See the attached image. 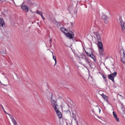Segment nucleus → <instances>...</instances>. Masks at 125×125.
<instances>
[{
  "instance_id": "f257e3e1",
  "label": "nucleus",
  "mask_w": 125,
  "mask_h": 125,
  "mask_svg": "<svg viewBox=\"0 0 125 125\" xmlns=\"http://www.w3.org/2000/svg\"><path fill=\"white\" fill-rule=\"evenodd\" d=\"M53 95L51 94V104L53 106V107L54 108V110H56V109H58V104H57V102L55 101V100H53Z\"/></svg>"
},
{
  "instance_id": "f03ea898",
  "label": "nucleus",
  "mask_w": 125,
  "mask_h": 125,
  "mask_svg": "<svg viewBox=\"0 0 125 125\" xmlns=\"http://www.w3.org/2000/svg\"><path fill=\"white\" fill-rule=\"evenodd\" d=\"M119 23L120 24V26L121 27V29L124 33L125 32V22H124V21H123V19L122 18H119Z\"/></svg>"
},
{
  "instance_id": "7ed1b4c3",
  "label": "nucleus",
  "mask_w": 125,
  "mask_h": 125,
  "mask_svg": "<svg viewBox=\"0 0 125 125\" xmlns=\"http://www.w3.org/2000/svg\"><path fill=\"white\" fill-rule=\"evenodd\" d=\"M117 72H114L113 73H112L111 74H109L108 75V78L109 80H111L112 82L114 83L115 82V77L117 76Z\"/></svg>"
},
{
  "instance_id": "20e7f679",
  "label": "nucleus",
  "mask_w": 125,
  "mask_h": 125,
  "mask_svg": "<svg viewBox=\"0 0 125 125\" xmlns=\"http://www.w3.org/2000/svg\"><path fill=\"white\" fill-rule=\"evenodd\" d=\"M83 59L85 60L86 62L88 63L90 67H91V61L85 55H83Z\"/></svg>"
},
{
  "instance_id": "39448f33",
  "label": "nucleus",
  "mask_w": 125,
  "mask_h": 125,
  "mask_svg": "<svg viewBox=\"0 0 125 125\" xmlns=\"http://www.w3.org/2000/svg\"><path fill=\"white\" fill-rule=\"evenodd\" d=\"M0 83L2 84L3 85H5V86H7V84H8V79L7 78H5L2 79V83L0 81Z\"/></svg>"
},
{
  "instance_id": "423d86ee",
  "label": "nucleus",
  "mask_w": 125,
  "mask_h": 125,
  "mask_svg": "<svg viewBox=\"0 0 125 125\" xmlns=\"http://www.w3.org/2000/svg\"><path fill=\"white\" fill-rule=\"evenodd\" d=\"M56 113H57V116L59 117L60 119H62V113L59 111L58 108L55 109Z\"/></svg>"
},
{
  "instance_id": "0eeeda50",
  "label": "nucleus",
  "mask_w": 125,
  "mask_h": 125,
  "mask_svg": "<svg viewBox=\"0 0 125 125\" xmlns=\"http://www.w3.org/2000/svg\"><path fill=\"white\" fill-rule=\"evenodd\" d=\"M65 36H66V37H68V38H69V39H72L74 38V34L72 31H71V33H65Z\"/></svg>"
},
{
  "instance_id": "6e6552de",
  "label": "nucleus",
  "mask_w": 125,
  "mask_h": 125,
  "mask_svg": "<svg viewBox=\"0 0 125 125\" xmlns=\"http://www.w3.org/2000/svg\"><path fill=\"white\" fill-rule=\"evenodd\" d=\"M113 115L114 116V119H115V121H116V122L119 123V122H120V119H119V118H118V115H117V113H116V112L115 111L113 112Z\"/></svg>"
},
{
  "instance_id": "1a4fd4ad",
  "label": "nucleus",
  "mask_w": 125,
  "mask_h": 125,
  "mask_svg": "<svg viewBox=\"0 0 125 125\" xmlns=\"http://www.w3.org/2000/svg\"><path fill=\"white\" fill-rule=\"evenodd\" d=\"M98 47L99 49H103V44L101 41L98 42Z\"/></svg>"
},
{
  "instance_id": "9d476101",
  "label": "nucleus",
  "mask_w": 125,
  "mask_h": 125,
  "mask_svg": "<svg viewBox=\"0 0 125 125\" xmlns=\"http://www.w3.org/2000/svg\"><path fill=\"white\" fill-rule=\"evenodd\" d=\"M21 9L24 10L26 12H29V9L26 5H22L21 6Z\"/></svg>"
},
{
  "instance_id": "9b49d317",
  "label": "nucleus",
  "mask_w": 125,
  "mask_h": 125,
  "mask_svg": "<svg viewBox=\"0 0 125 125\" xmlns=\"http://www.w3.org/2000/svg\"><path fill=\"white\" fill-rule=\"evenodd\" d=\"M4 25V20H3V19L2 18H0V26L1 27H3V25Z\"/></svg>"
},
{
  "instance_id": "f8f14e48",
  "label": "nucleus",
  "mask_w": 125,
  "mask_h": 125,
  "mask_svg": "<svg viewBox=\"0 0 125 125\" xmlns=\"http://www.w3.org/2000/svg\"><path fill=\"white\" fill-rule=\"evenodd\" d=\"M96 37L98 40V42H101V37H100V34L97 33L96 34Z\"/></svg>"
},
{
  "instance_id": "ddd939ff",
  "label": "nucleus",
  "mask_w": 125,
  "mask_h": 125,
  "mask_svg": "<svg viewBox=\"0 0 125 125\" xmlns=\"http://www.w3.org/2000/svg\"><path fill=\"white\" fill-rule=\"evenodd\" d=\"M101 96H102L103 98H104V99L105 100V101L108 102V99H109V98L108 97L104 95V94L103 93L101 95Z\"/></svg>"
},
{
  "instance_id": "4468645a",
  "label": "nucleus",
  "mask_w": 125,
  "mask_h": 125,
  "mask_svg": "<svg viewBox=\"0 0 125 125\" xmlns=\"http://www.w3.org/2000/svg\"><path fill=\"white\" fill-rule=\"evenodd\" d=\"M123 54H124V56L122 58L121 61H122V62H123V63H124V64H125V51L123 52Z\"/></svg>"
},
{
  "instance_id": "2eb2a0df",
  "label": "nucleus",
  "mask_w": 125,
  "mask_h": 125,
  "mask_svg": "<svg viewBox=\"0 0 125 125\" xmlns=\"http://www.w3.org/2000/svg\"><path fill=\"white\" fill-rule=\"evenodd\" d=\"M99 53L101 55H104V48L103 49H99Z\"/></svg>"
},
{
  "instance_id": "dca6fc26",
  "label": "nucleus",
  "mask_w": 125,
  "mask_h": 125,
  "mask_svg": "<svg viewBox=\"0 0 125 125\" xmlns=\"http://www.w3.org/2000/svg\"><path fill=\"white\" fill-rule=\"evenodd\" d=\"M61 31L62 32V33H63L65 35L66 33L65 32V31H67V29H66V28H65L64 27H61Z\"/></svg>"
},
{
  "instance_id": "f3484780",
  "label": "nucleus",
  "mask_w": 125,
  "mask_h": 125,
  "mask_svg": "<svg viewBox=\"0 0 125 125\" xmlns=\"http://www.w3.org/2000/svg\"><path fill=\"white\" fill-rule=\"evenodd\" d=\"M52 53V55H53V59H54V60H55V65H56V64H57V61L56 60V57H55V56L53 55V52H51Z\"/></svg>"
},
{
  "instance_id": "a211bd4d",
  "label": "nucleus",
  "mask_w": 125,
  "mask_h": 125,
  "mask_svg": "<svg viewBox=\"0 0 125 125\" xmlns=\"http://www.w3.org/2000/svg\"><path fill=\"white\" fill-rule=\"evenodd\" d=\"M27 2L29 5H33V2L31 0H27Z\"/></svg>"
},
{
  "instance_id": "6ab92c4d",
  "label": "nucleus",
  "mask_w": 125,
  "mask_h": 125,
  "mask_svg": "<svg viewBox=\"0 0 125 125\" xmlns=\"http://www.w3.org/2000/svg\"><path fill=\"white\" fill-rule=\"evenodd\" d=\"M12 122L14 125H17V122H16V120H15V119H14L12 120Z\"/></svg>"
},
{
  "instance_id": "aec40b11",
  "label": "nucleus",
  "mask_w": 125,
  "mask_h": 125,
  "mask_svg": "<svg viewBox=\"0 0 125 125\" xmlns=\"http://www.w3.org/2000/svg\"><path fill=\"white\" fill-rule=\"evenodd\" d=\"M36 13H37V14H39V15H41V16L42 15V12H40V11L38 10Z\"/></svg>"
},
{
  "instance_id": "412c9836",
  "label": "nucleus",
  "mask_w": 125,
  "mask_h": 125,
  "mask_svg": "<svg viewBox=\"0 0 125 125\" xmlns=\"http://www.w3.org/2000/svg\"><path fill=\"white\" fill-rule=\"evenodd\" d=\"M7 115H8L10 116V118L11 121H12V120L14 119V117H13L12 116V115H11L10 114L7 113Z\"/></svg>"
},
{
  "instance_id": "4be33fe9",
  "label": "nucleus",
  "mask_w": 125,
  "mask_h": 125,
  "mask_svg": "<svg viewBox=\"0 0 125 125\" xmlns=\"http://www.w3.org/2000/svg\"><path fill=\"white\" fill-rule=\"evenodd\" d=\"M7 115H8L10 116V118L11 121H12V120L14 119V117H13L12 116V115H11L10 114L7 113Z\"/></svg>"
},
{
  "instance_id": "5701e85b",
  "label": "nucleus",
  "mask_w": 125,
  "mask_h": 125,
  "mask_svg": "<svg viewBox=\"0 0 125 125\" xmlns=\"http://www.w3.org/2000/svg\"><path fill=\"white\" fill-rule=\"evenodd\" d=\"M104 20V23H105V24H107L108 23V17H106V18H105Z\"/></svg>"
},
{
  "instance_id": "b1692460",
  "label": "nucleus",
  "mask_w": 125,
  "mask_h": 125,
  "mask_svg": "<svg viewBox=\"0 0 125 125\" xmlns=\"http://www.w3.org/2000/svg\"><path fill=\"white\" fill-rule=\"evenodd\" d=\"M85 52L86 54H87V55L88 56H89V57H91V54H90V53H88V52H86V51H85Z\"/></svg>"
},
{
  "instance_id": "393cba45",
  "label": "nucleus",
  "mask_w": 125,
  "mask_h": 125,
  "mask_svg": "<svg viewBox=\"0 0 125 125\" xmlns=\"http://www.w3.org/2000/svg\"><path fill=\"white\" fill-rule=\"evenodd\" d=\"M107 16L106 15H103L102 17V19H103V20H105V18H107Z\"/></svg>"
},
{
  "instance_id": "a878e982",
  "label": "nucleus",
  "mask_w": 125,
  "mask_h": 125,
  "mask_svg": "<svg viewBox=\"0 0 125 125\" xmlns=\"http://www.w3.org/2000/svg\"><path fill=\"white\" fill-rule=\"evenodd\" d=\"M102 77H103V79H104V80H105V81H106L107 78L106 77V76H105L104 74H103Z\"/></svg>"
},
{
  "instance_id": "bb28decb",
  "label": "nucleus",
  "mask_w": 125,
  "mask_h": 125,
  "mask_svg": "<svg viewBox=\"0 0 125 125\" xmlns=\"http://www.w3.org/2000/svg\"><path fill=\"white\" fill-rule=\"evenodd\" d=\"M91 58H92V59H93V60L95 61V56H94L93 55H91V57H90Z\"/></svg>"
},
{
  "instance_id": "cd10ccee",
  "label": "nucleus",
  "mask_w": 125,
  "mask_h": 125,
  "mask_svg": "<svg viewBox=\"0 0 125 125\" xmlns=\"http://www.w3.org/2000/svg\"><path fill=\"white\" fill-rule=\"evenodd\" d=\"M76 116L75 114V113H74V112L72 113V118H74V119H76Z\"/></svg>"
},
{
  "instance_id": "c85d7f7f",
  "label": "nucleus",
  "mask_w": 125,
  "mask_h": 125,
  "mask_svg": "<svg viewBox=\"0 0 125 125\" xmlns=\"http://www.w3.org/2000/svg\"><path fill=\"white\" fill-rule=\"evenodd\" d=\"M1 54H5L6 53L4 51H2L0 52Z\"/></svg>"
},
{
  "instance_id": "c756f323",
  "label": "nucleus",
  "mask_w": 125,
  "mask_h": 125,
  "mask_svg": "<svg viewBox=\"0 0 125 125\" xmlns=\"http://www.w3.org/2000/svg\"><path fill=\"white\" fill-rule=\"evenodd\" d=\"M2 110L5 114H8L7 112H6V111H5V110H4V108L3 107H2Z\"/></svg>"
},
{
  "instance_id": "7c9ffc66",
  "label": "nucleus",
  "mask_w": 125,
  "mask_h": 125,
  "mask_svg": "<svg viewBox=\"0 0 125 125\" xmlns=\"http://www.w3.org/2000/svg\"><path fill=\"white\" fill-rule=\"evenodd\" d=\"M41 17H42V19H43V20H44L45 19V18H44V17L42 15H42H41Z\"/></svg>"
},
{
  "instance_id": "2f4dec72",
  "label": "nucleus",
  "mask_w": 125,
  "mask_h": 125,
  "mask_svg": "<svg viewBox=\"0 0 125 125\" xmlns=\"http://www.w3.org/2000/svg\"><path fill=\"white\" fill-rule=\"evenodd\" d=\"M49 42H52V39L50 38Z\"/></svg>"
},
{
  "instance_id": "473e14b6",
  "label": "nucleus",
  "mask_w": 125,
  "mask_h": 125,
  "mask_svg": "<svg viewBox=\"0 0 125 125\" xmlns=\"http://www.w3.org/2000/svg\"><path fill=\"white\" fill-rule=\"evenodd\" d=\"M71 25L72 27H73V26H74V23L71 22Z\"/></svg>"
},
{
  "instance_id": "72a5a7b5",
  "label": "nucleus",
  "mask_w": 125,
  "mask_h": 125,
  "mask_svg": "<svg viewBox=\"0 0 125 125\" xmlns=\"http://www.w3.org/2000/svg\"><path fill=\"white\" fill-rule=\"evenodd\" d=\"M13 2L15 4V2H14V0H12Z\"/></svg>"
},
{
  "instance_id": "f704fd0d",
  "label": "nucleus",
  "mask_w": 125,
  "mask_h": 125,
  "mask_svg": "<svg viewBox=\"0 0 125 125\" xmlns=\"http://www.w3.org/2000/svg\"><path fill=\"white\" fill-rule=\"evenodd\" d=\"M99 112L100 113L101 112V109H99Z\"/></svg>"
},
{
  "instance_id": "c9c22d12",
  "label": "nucleus",
  "mask_w": 125,
  "mask_h": 125,
  "mask_svg": "<svg viewBox=\"0 0 125 125\" xmlns=\"http://www.w3.org/2000/svg\"><path fill=\"white\" fill-rule=\"evenodd\" d=\"M0 106H1V107L2 109V107H3V106H2V105L0 104Z\"/></svg>"
},
{
  "instance_id": "e433bc0d",
  "label": "nucleus",
  "mask_w": 125,
  "mask_h": 125,
  "mask_svg": "<svg viewBox=\"0 0 125 125\" xmlns=\"http://www.w3.org/2000/svg\"><path fill=\"white\" fill-rule=\"evenodd\" d=\"M77 11H76V12H75V14H76V15H77Z\"/></svg>"
},
{
  "instance_id": "4c0bfd02",
  "label": "nucleus",
  "mask_w": 125,
  "mask_h": 125,
  "mask_svg": "<svg viewBox=\"0 0 125 125\" xmlns=\"http://www.w3.org/2000/svg\"><path fill=\"white\" fill-rule=\"evenodd\" d=\"M85 65H86V64H84L83 66H84V67H85Z\"/></svg>"
},
{
  "instance_id": "58836bf2",
  "label": "nucleus",
  "mask_w": 125,
  "mask_h": 125,
  "mask_svg": "<svg viewBox=\"0 0 125 125\" xmlns=\"http://www.w3.org/2000/svg\"><path fill=\"white\" fill-rule=\"evenodd\" d=\"M0 1H1V0H0Z\"/></svg>"
},
{
  "instance_id": "ea45409f",
  "label": "nucleus",
  "mask_w": 125,
  "mask_h": 125,
  "mask_svg": "<svg viewBox=\"0 0 125 125\" xmlns=\"http://www.w3.org/2000/svg\"><path fill=\"white\" fill-rule=\"evenodd\" d=\"M115 87H116V86H115Z\"/></svg>"
},
{
  "instance_id": "a19ab883",
  "label": "nucleus",
  "mask_w": 125,
  "mask_h": 125,
  "mask_svg": "<svg viewBox=\"0 0 125 125\" xmlns=\"http://www.w3.org/2000/svg\"><path fill=\"white\" fill-rule=\"evenodd\" d=\"M115 87H116V86H115Z\"/></svg>"
},
{
  "instance_id": "79ce46f5",
  "label": "nucleus",
  "mask_w": 125,
  "mask_h": 125,
  "mask_svg": "<svg viewBox=\"0 0 125 125\" xmlns=\"http://www.w3.org/2000/svg\"><path fill=\"white\" fill-rule=\"evenodd\" d=\"M120 95V96H122V95Z\"/></svg>"
}]
</instances>
